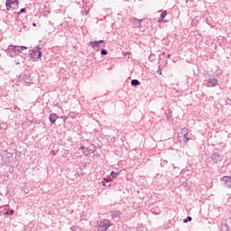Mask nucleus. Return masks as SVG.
Returning a JSON list of instances; mask_svg holds the SVG:
<instances>
[{
    "instance_id": "f257e3e1",
    "label": "nucleus",
    "mask_w": 231,
    "mask_h": 231,
    "mask_svg": "<svg viewBox=\"0 0 231 231\" xmlns=\"http://www.w3.org/2000/svg\"><path fill=\"white\" fill-rule=\"evenodd\" d=\"M111 222L107 219H104L103 221H100L97 225V231H107V228L111 226Z\"/></svg>"
},
{
    "instance_id": "f03ea898",
    "label": "nucleus",
    "mask_w": 231,
    "mask_h": 231,
    "mask_svg": "<svg viewBox=\"0 0 231 231\" xmlns=\"http://www.w3.org/2000/svg\"><path fill=\"white\" fill-rule=\"evenodd\" d=\"M89 44L94 50L97 48V51H98V48H106V41L104 40L90 42Z\"/></svg>"
},
{
    "instance_id": "7ed1b4c3",
    "label": "nucleus",
    "mask_w": 231,
    "mask_h": 231,
    "mask_svg": "<svg viewBox=\"0 0 231 231\" xmlns=\"http://www.w3.org/2000/svg\"><path fill=\"white\" fill-rule=\"evenodd\" d=\"M204 82L207 88H216V86L219 85L217 79H215V78L206 79Z\"/></svg>"
},
{
    "instance_id": "20e7f679",
    "label": "nucleus",
    "mask_w": 231,
    "mask_h": 231,
    "mask_svg": "<svg viewBox=\"0 0 231 231\" xmlns=\"http://www.w3.org/2000/svg\"><path fill=\"white\" fill-rule=\"evenodd\" d=\"M14 45H9L8 48L6 49L5 52L8 55V57H15L17 55V51H15Z\"/></svg>"
},
{
    "instance_id": "39448f33",
    "label": "nucleus",
    "mask_w": 231,
    "mask_h": 231,
    "mask_svg": "<svg viewBox=\"0 0 231 231\" xmlns=\"http://www.w3.org/2000/svg\"><path fill=\"white\" fill-rule=\"evenodd\" d=\"M25 84H32V76L29 73L23 72L22 75L19 76Z\"/></svg>"
},
{
    "instance_id": "423d86ee",
    "label": "nucleus",
    "mask_w": 231,
    "mask_h": 231,
    "mask_svg": "<svg viewBox=\"0 0 231 231\" xmlns=\"http://www.w3.org/2000/svg\"><path fill=\"white\" fill-rule=\"evenodd\" d=\"M210 158L213 163H219V162H223V155L218 152H213Z\"/></svg>"
},
{
    "instance_id": "0eeeda50",
    "label": "nucleus",
    "mask_w": 231,
    "mask_h": 231,
    "mask_svg": "<svg viewBox=\"0 0 231 231\" xmlns=\"http://www.w3.org/2000/svg\"><path fill=\"white\" fill-rule=\"evenodd\" d=\"M181 133L184 134V143H187L189 140H192V134H189V129L182 128Z\"/></svg>"
},
{
    "instance_id": "6e6552de",
    "label": "nucleus",
    "mask_w": 231,
    "mask_h": 231,
    "mask_svg": "<svg viewBox=\"0 0 231 231\" xmlns=\"http://www.w3.org/2000/svg\"><path fill=\"white\" fill-rule=\"evenodd\" d=\"M12 5H19V0H5L6 10H10Z\"/></svg>"
},
{
    "instance_id": "1a4fd4ad",
    "label": "nucleus",
    "mask_w": 231,
    "mask_h": 231,
    "mask_svg": "<svg viewBox=\"0 0 231 231\" xmlns=\"http://www.w3.org/2000/svg\"><path fill=\"white\" fill-rule=\"evenodd\" d=\"M110 216L112 219H120V217H122V212L119 210H114L110 212Z\"/></svg>"
},
{
    "instance_id": "9d476101",
    "label": "nucleus",
    "mask_w": 231,
    "mask_h": 231,
    "mask_svg": "<svg viewBox=\"0 0 231 231\" xmlns=\"http://www.w3.org/2000/svg\"><path fill=\"white\" fill-rule=\"evenodd\" d=\"M95 151H97V147L94 144H91L88 148H87V152H84V154L88 156V154H95Z\"/></svg>"
},
{
    "instance_id": "9b49d317",
    "label": "nucleus",
    "mask_w": 231,
    "mask_h": 231,
    "mask_svg": "<svg viewBox=\"0 0 231 231\" xmlns=\"http://www.w3.org/2000/svg\"><path fill=\"white\" fill-rule=\"evenodd\" d=\"M143 21V19H137V18L131 19V23H134V26H136V28H140L142 26Z\"/></svg>"
},
{
    "instance_id": "f8f14e48",
    "label": "nucleus",
    "mask_w": 231,
    "mask_h": 231,
    "mask_svg": "<svg viewBox=\"0 0 231 231\" xmlns=\"http://www.w3.org/2000/svg\"><path fill=\"white\" fill-rule=\"evenodd\" d=\"M58 118H59V116L55 113H52L49 116V120L51 125L55 124V122H57Z\"/></svg>"
},
{
    "instance_id": "ddd939ff",
    "label": "nucleus",
    "mask_w": 231,
    "mask_h": 231,
    "mask_svg": "<svg viewBox=\"0 0 231 231\" xmlns=\"http://www.w3.org/2000/svg\"><path fill=\"white\" fill-rule=\"evenodd\" d=\"M14 156V153L8 152V151H4L2 153V158L5 160V158H7V160H10Z\"/></svg>"
},
{
    "instance_id": "4468645a",
    "label": "nucleus",
    "mask_w": 231,
    "mask_h": 231,
    "mask_svg": "<svg viewBox=\"0 0 231 231\" xmlns=\"http://www.w3.org/2000/svg\"><path fill=\"white\" fill-rule=\"evenodd\" d=\"M28 55L31 59H37V51L35 49L29 50Z\"/></svg>"
},
{
    "instance_id": "2eb2a0df",
    "label": "nucleus",
    "mask_w": 231,
    "mask_h": 231,
    "mask_svg": "<svg viewBox=\"0 0 231 231\" xmlns=\"http://www.w3.org/2000/svg\"><path fill=\"white\" fill-rule=\"evenodd\" d=\"M14 48H15V51H18V53H21V51H24V50H28V47L26 46H17V45H14Z\"/></svg>"
},
{
    "instance_id": "dca6fc26",
    "label": "nucleus",
    "mask_w": 231,
    "mask_h": 231,
    "mask_svg": "<svg viewBox=\"0 0 231 231\" xmlns=\"http://www.w3.org/2000/svg\"><path fill=\"white\" fill-rule=\"evenodd\" d=\"M221 230L222 231H229L230 230V226L226 223H221Z\"/></svg>"
},
{
    "instance_id": "f3484780",
    "label": "nucleus",
    "mask_w": 231,
    "mask_h": 231,
    "mask_svg": "<svg viewBox=\"0 0 231 231\" xmlns=\"http://www.w3.org/2000/svg\"><path fill=\"white\" fill-rule=\"evenodd\" d=\"M16 60H14V62L16 63V65H19L21 64V62H19V60H23V58L19 54V53H16V55L14 56Z\"/></svg>"
},
{
    "instance_id": "a211bd4d",
    "label": "nucleus",
    "mask_w": 231,
    "mask_h": 231,
    "mask_svg": "<svg viewBox=\"0 0 231 231\" xmlns=\"http://www.w3.org/2000/svg\"><path fill=\"white\" fill-rule=\"evenodd\" d=\"M131 84L132 86L136 87V86H140L141 83H140V80L138 79H132Z\"/></svg>"
},
{
    "instance_id": "6ab92c4d",
    "label": "nucleus",
    "mask_w": 231,
    "mask_h": 231,
    "mask_svg": "<svg viewBox=\"0 0 231 231\" xmlns=\"http://www.w3.org/2000/svg\"><path fill=\"white\" fill-rule=\"evenodd\" d=\"M81 13L83 14V15H88L89 14V8L82 7Z\"/></svg>"
},
{
    "instance_id": "aec40b11",
    "label": "nucleus",
    "mask_w": 231,
    "mask_h": 231,
    "mask_svg": "<svg viewBox=\"0 0 231 231\" xmlns=\"http://www.w3.org/2000/svg\"><path fill=\"white\" fill-rule=\"evenodd\" d=\"M15 214V211L14 209H7L5 213V216H14Z\"/></svg>"
},
{
    "instance_id": "412c9836",
    "label": "nucleus",
    "mask_w": 231,
    "mask_h": 231,
    "mask_svg": "<svg viewBox=\"0 0 231 231\" xmlns=\"http://www.w3.org/2000/svg\"><path fill=\"white\" fill-rule=\"evenodd\" d=\"M77 115H79V113H77V112H69L68 116H69V118H76Z\"/></svg>"
},
{
    "instance_id": "4be33fe9",
    "label": "nucleus",
    "mask_w": 231,
    "mask_h": 231,
    "mask_svg": "<svg viewBox=\"0 0 231 231\" xmlns=\"http://www.w3.org/2000/svg\"><path fill=\"white\" fill-rule=\"evenodd\" d=\"M110 176L113 179H116V178H118V176H120V173L119 172L111 171Z\"/></svg>"
},
{
    "instance_id": "5701e85b",
    "label": "nucleus",
    "mask_w": 231,
    "mask_h": 231,
    "mask_svg": "<svg viewBox=\"0 0 231 231\" xmlns=\"http://www.w3.org/2000/svg\"><path fill=\"white\" fill-rule=\"evenodd\" d=\"M106 183H111L113 181V179L109 176L103 179Z\"/></svg>"
},
{
    "instance_id": "b1692460",
    "label": "nucleus",
    "mask_w": 231,
    "mask_h": 231,
    "mask_svg": "<svg viewBox=\"0 0 231 231\" xmlns=\"http://www.w3.org/2000/svg\"><path fill=\"white\" fill-rule=\"evenodd\" d=\"M160 17H162V19H165V17H167V11H162Z\"/></svg>"
},
{
    "instance_id": "393cba45",
    "label": "nucleus",
    "mask_w": 231,
    "mask_h": 231,
    "mask_svg": "<svg viewBox=\"0 0 231 231\" xmlns=\"http://www.w3.org/2000/svg\"><path fill=\"white\" fill-rule=\"evenodd\" d=\"M36 53H38V55L36 56V59H42V51H36Z\"/></svg>"
},
{
    "instance_id": "a878e982",
    "label": "nucleus",
    "mask_w": 231,
    "mask_h": 231,
    "mask_svg": "<svg viewBox=\"0 0 231 231\" xmlns=\"http://www.w3.org/2000/svg\"><path fill=\"white\" fill-rule=\"evenodd\" d=\"M189 221H192V217H187L183 219V223H189Z\"/></svg>"
},
{
    "instance_id": "bb28decb",
    "label": "nucleus",
    "mask_w": 231,
    "mask_h": 231,
    "mask_svg": "<svg viewBox=\"0 0 231 231\" xmlns=\"http://www.w3.org/2000/svg\"><path fill=\"white\" fill-rule=\"evenodd\" d=\"M160 212H162V211L160 210V208H158V207L156 209H152L153 214H160Z\"/></svg>"
},
{
    "instance_id": "cd10ccee",
    "label": "nucleus",
    "mask_w": 231,
    "mask_h": 231,
    "mask_svg": "<svg viewBox=\"0 0 231 231\" xmlns=\"http://www.w3.org/2000/svg\"><path fill=\"white\" fill-rule=\"evenodd\" d=\"M24 12H26V8L20 9L18 15H21V14H24Z\"/></svg>"
},
{
    "instance_id": "c85d7f7f",
    "label": "nucleus",
    "mask_w": 231,
    "mask_h": 231,
    "mask_svg": "<svg viewBox=\"0 0 231 231\" xmlns=\"http://www.w3.org/2000/svg\"><path fill=\"white\" fill-rule=\"evenodd\" d=\"M101 55H107V50L102 49L101 50Z\"/></svg>"
},
{
    "instance_id": "c756f323",
    "label": "nucleus",
    "mask_w": 231,
    "mask_h": 231,
    "mask_svg": "<svg viewBox=\"0 0 231 231\" xmlns=\"http://www.w3.org/2000/svg\"><path fill=\"white\" fill-rule=\"evenodd\" d=\"M61 120H64V122H66V120H68V118H69V116H60Z\"/></svg>"
},
{
    "instance_id": "7c9ffc66",
    "label": "nucleus",
    "mask_w": 231,
    "mask_h": 231,
    "mask_svg": "<svg viewBox=\"0 0 231 231\" xmlns=\"http://www.w3.org/2000/svg\"><path fill=\"white\" fill-rule=\"evenodd\" d=\"M41 50H42V47H41V45L35 47L36 51H41Z\"/></svg>"
},
{
    "instance_id": "2f4dec72",
    "label": "nucleus",
    "mask_w": 231,
    "mask_h": 231,
    "mask_svg": "<svg viewBox=\"0 0 231 231\" xmlns=\"http://www.w3.org/2000/svg\"><path fill=\"white\" fill-rule=\"evenodd\" d=\"M157 73H158L159 75H162V68H160V66H159V69H158V70H157Z\"/></svg>"
},
{
    "instance_id": "473e14b6",
    "label": "nucleus",
    "mask_w": 231,
    "mask_h": 231,
    "mask_svg": "<svg viewBox=\"0 0 231 231\" xmlns=\"http://www.w3.org/2000/svg\"><path fill=\"white\" fill-rule=\"evenodd\" d=\"M162 21H163V18H162L161 16L158 19V23H162Z\"/></svg>"
},
{
    "instance_id": "72a5a7b5",
    "label": "nucleus",
    "mask_w": 231,
    "mask_h": 231,
    "mask_svg": "<svg viewBox=\"0 0 231 231\" xmlns=\"http://www.w3.org/2000/svg\"><path fill=\"white\" fill-rule=\"evenodd\" d=\"M103 187H106V180L102 181Z\"/></svg>"
},
{
    "instance_id": "f704fd0d",
    "label": "nucleus",
    "mask_w": 231,
    "mask_h": 231,
    "mask_svg": "<svg viewBox=\"0 0 231 231\" xmlns=\"http://www.w3.org/2000/svg\"><path fill=\"white\" fill-rule=\"evenodd\" d=\"M172 117V115H168L167 116V118L169 119V118H171Z\"/></svg>"
},
{
    "instance_id": "c9c22d12",
    "label": "nucleus",
    "mask_w": 231,
    "mask_h": 231,
    "mask_svg": "<svg viewBox=\"0 0 231 231\" xmlns=\"http://www.w3.org/2000/svg\"><path fill=\"white\" fill-rule=\"evenodd\" d=\"M80 149H81V151H84V149H86V147L85 146H80Z\"/></svg>"
},
{
    "instance_id": "e433bc0d",
    "label": "nucleus",
    "mask_w": 231,
    "mask_h": 231,
    "mask_svg": "<svg viewBox=\"0 0 231 231\" xmlns=\"http://www.w3.org/2000/svg\"><path fill=\"white\" fill-rule=\"evenodd\" d=\"M46 14H50V11H45L44 15H46Z\"/></svg>"
},
{
    "instance_id": "4c0bfd02",
    "label": "nucleus",
    "mask_w": 231,
    "mask_h": 231,
    "mask_svg": "<svg viewBox=\"0 0 231 231\" xmlns=\"http://www.w3.org/2000/svg\"><path fill=\"white\" fill-rule=\"evenodd\" d=\"M167 58H168V59H171V54H167Z\"/></svg>"
},
{
    "instance_id": "58836bf2",
    "label": "nucleus",
    "mask_w": 231,
    "mask_h": 231,
    "mask_svg": "<svg viewBox=\"0 0 231 231\" xmlns=\"http://www.w3.org/2000/svg\"><path fill=\"white\" fill-rule=\"evenodd\" d=\"M32 26H37V23H32Z\"/></svg>"
},
{
    "instance_id": "ea45409f",
    "label": "nucleus",
    "mask_w": 231,
    "mask_h": 231,
    "mask_svg": "<svg viewBox=\"0 0 231 231\" xmlns=\"http://www.w3.org/2000/svg\"><path fill=\"white\" fill-rule=\"evenodd\" d=\"M126 55H131V52L127 51V52H126Z\"/></svg>"
},
{
    "instance_id": "a19ab883",
    "label": "nucleus",
    "mask_w": 231,
    "mask_h": 231,
    "mask_svg": "<svg viewBox=\"0 0 231 231\" xmlns=\"http://www.w3.org/2000/svg\"><path fill=\"white\" fill-rule=\"evenodd\" d=\"M173 169H178V170H180V168H178V167H175V166H173Z\"/></svg>"
},
{
    "instance_id": "79ce46f5",
    "label": "nucleus",
    "mask_w": 231,
    "mask_h": 231,
    "mask_svg": "<svg viewBox=\"0 0 231 231\" xmlns=\"http://www.w3.org/2000/svg\"><path fill=\"white\" fill-rule=\"evenodd\" d=\"M186 3H189V0H186Z\"/></svg>"
},
{
    "instance_id": "37998d69",
    "label": "nucleus",
    "mask_w": 231,
    "mask_h": 231,
    "mask_svg": "<svg viewBox=\"0 0 231 231\" xmlns=\"http://www.w3.org/2000/svg\"><path fill=\"white\" fill-rule=\"evenodd\" d=\"M70 230H73V227H70Z\"/></svg>"
},
{
    "instance_id": "c03bdc74",
    "label": "nucleus",
    "mask_w": 231,
    "mask_h": 231,
    "mask_svg": "<svg viewBox=\"0 0 231 231\" xmlns=\"http://www.w3.org/2000/svg\"><path fill=\"white\" fill-rule=\"evenodd\" d=\"M162 55H165V52H163Z\"/></svg>"
}]
</instances>
